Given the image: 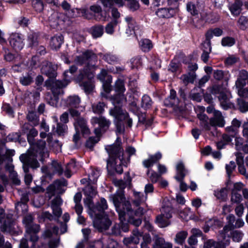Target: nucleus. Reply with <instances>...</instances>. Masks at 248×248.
Returning a JSON list of instances; mask_svg holds the SVG:
<instances>
[{"instance_id": "obj_22", "label": "nucleus", "mask_w": 248, "mask_h": 248, "mask_svg": "<svg viewBox=\"0 0 248 248\" xmlns=\"http://www.w3.org/2000/svg\"><path fill=\"white\" fill-rule=\"evenodd\" d=\"M164 104L167 106H181V105L179 104V100L176 98V92L173 90H171L170 91V96L168 98L165 100Z\"/></svg>"}, {"instance_id": "obj_46", "label": "nucleus", "mask_w": 248, "mask_h": 248, "mask_svg": "<svg viewBox=\"0 0 248 248\" xmlns=\"http://www.w3.org/2000/svg\"><path fill=\"white\" fill-rule=\"evenodd\" d=\"M214 195L218 199L224 200L227 196V190L225 188H221L219 190H217L214 192Z\"/></svg>"}, {"instance_id": "obj_59", "label": "nucleus", "mask_w": 248, "mask_h": 248, "mask_svg": "<svg viewBox=\"0 0 248 248\" xmlns=\"http://www.w3.org/2000/svg\"><path fill=\"white\" fill-rule=\"evenodd\" d=\"M105 104L103 103L99 102L96 105H93V110L95 113H101L104 110Z\"/></svg>"}, {"instance_id": "obj_38", "label": "nucleus", "mask_w": 248, "mask_h": 248, "mask_svg": "<svg viewBox=\"0 0 248 248\" xmlns=\"http://www.w3.org/2000/svg\"><path fill=\"white\" fill-rule=\"evenodd\" d=\"M195 78L196 74L194 72L183 75L181 77V80L185 84H187L189 83H193Z\"/></svg>"}, {"instance_id": "obj_5", "label": "nucleus", "mask_w": 248, "mask_h": 248, "mask_svg": "<svg viewBox=\"0 0 248 248\" xmlns=\"http://www.w3.org/2000/svg\"><path fill=\"white\" fill-rule=\"evenodd\" d=\"M38 135V131L34 128L31 129L28 135L27 139L31 147L29 151L28 155H22L19 158L23 163L24 171L27 172L28 169L26 164L31 167L35 169L39 167L37 159L42 161L44 159L48 157L49 153L46 146V142L43 140H39L37 143L33 145V138Z\"/></svg>"}, {"instance_id": "obj_47", "label": "nucleus", "mask_w": 248, "mask_h": 248, "mask_svg": "<svg viewBox=\"0 0 248 248\" xmlns=\"http://www.w3.org/2000/svg\"><path fill=\"white\" fill-rule=\"evenodd\" d=\"M181 0H168V4L171 10L176 14L179 10V2Z\"/></svg>"}, {"instance_id": "obj_49", "label": "nucleus", "mask_w": 248, "mask_h": 248, "mask_svg": "<svg viewBox=\"0 0 248 248\" xmlns=\"http://www.w3.org/2000/svg\"><path fill=\"white\" fill-rule=\"evenodd\" d=\"M51 169L54 173H58L59 175L62 173V169L61 165L56 161H52Z\"/></svg>"}, {"instance_id": "obj_45", "label": "nucleus", "mask_w": 248, "mask_h": 248, "mask_svg": "<svg viewBox=\"0 0 248 248\" xmlns=\"http://www.w3.org/2000/svg\"><path fill=\"white\" fill-rule=\"evenodd\" d=\"M90 9L95 14L97 20H104V18L102 16L101 8L99 6L93 5L91 6Z\"/></svg>"}, {"instance_id": "obj_17", "label": "nucleus", "mask_w": 248, "mask_h": 248, "mask_svg": "<svg viewBox=\"0 0 248 248\" xmlns=\"http://www.w3.org/2000/svg\"><path fill=\"white\" fill-rule=\"evenodd\" d=\"M227 219L228 220V225L224 227L223 230L220 233L224 239L227 237L230 238V237L231 233H229V232L234 228L233 223L235 221V217L233 215H230L227 217Z\"/></svg>"}, {"instance_id": "obj_31", "label": "nucleus", "mask_w": 248, "mask_h": 248, "mask_svg": "<svg viewBox=\"0 0 248 248\" xmlns=\"http://www.w3.org/2000/svg\"><path fill=\"white\" fill-rule=\"evenodd\" d=\"M242 3L240 1H237L231 4L229 9L233 16H237L242 11Z\"/></svg>"}, {"instance_id": "obj_33", "label": "nucleus", "mask_w": 248, "mask_h": 248, "mask_svg": "<svg viewBox=\"0 0 248 248\" xmlns=\"http://www.w3.org/2000/svg\"><path fill=\"white\" fill-rule=\"evenodd\" d=\"M223 31L219 28L209 30L206 33V40L205 41H210L213 36H220L222 34Z\"/></svg>"}, {"instance_id": "obj_55", "label": "nucleus", "mask_w": 248, "mask_h": 248, "mask_svg": "<svg viewBox=\"0 0 248 248\" xmlns=\"http://www.w3.org/2000/svg\"><path fill=\"white\" fill-rule=\"evenodd\" d=\"M238 105L240 110L242 112L248 111V102L245 101L242 99H238Z\"/></svg>"}, {"instance_id": "obj_48", "label": "nucleus", "mask_w": 248, "mask_h": 248, "mask_svg": "<svg viewBox=\"0 0 248 248\" xmlns=\"http://www.w3.org/2000/svg\"><path fill=\"white\" fill-rule=\"evenodd\" d=\"M118 21L116 20H113L111 22L108 23L106 27L105 31L108 34H112L114 32V29L116 26Z\"/></svg>"}, {"instance_id": "obj_4", "label": "nucleus", "mask_w": 248, "mask_h": 248, "mask_svg": "<svg viewBox=\"0 0 248 248\" xmlns=\"http://www.w3.org/2000/svg\"><path fill=\"white\" fill-rule=\"evenodd\" d=\"M125 90L123 80L118 79L115 85V91L117 95L111 98L114 108L109 110V113L114 118V122L116 127L117 132L119 133H122L124 131V124H127L129 127L132 125V120L129 117L127 113L120 108V106L126 101V98L123 94Z\"/></svg>"}, {"instance_id": "obj_23", "label": "nucleus", "mask_w": 248, "mask_h": 248, "mask_svg": "<svg viewBox=\"0 0 248 248\" xmlns=\"http://www.w3.org/2000/svg\"><path fill=\"white\" fill-rule=\"evenodd\" d=\"M62 102L68 107L77 108L80 103V99L78 96L71 95L66 100H63Z\"/></svg>"}, {"instance_id": "obj_36", "label": "nucleus", "mask_w": 248, "mask_h": 248, "mask_svg": "<svg viewBox=\"0 0 248 248\" xmlns=\"http://www.w3.org/2000/svg\"><path fill=\"white\" fill-rule=\"evenodd\" d=\"M141 49L144 52L149 51L153 47L151 41L148 39H142L139 42Z\"/></svg>"}, {"instance_id": "obj_3", "label": "nucleus", "mask_w": 248, "mask_h": 248, "mask_svg": "<svg viewBox=\"0 0 248 248\" xmlns=\"http://www.w3.org/2000/svg\"><path fill=\"white\" fill-rule=\"evenodd\" d=\"M115 184L120 187V190L116 194L112 195L110 198L119 215L120 228L122 231L126 232L128 231V222L139 226L141 223V219H133V212L130 209L129 202L125 201L124 196L123 189L124 187V184L123 181L119 180L116 182Z\"/></svg>"}, {"instance_id": "obj_21", "label": "nucleus", "mask_w": 248, "mask_h": 248, "mask_svg": "<svg viewBox=\"0 0 248 248\" xmlns=\"http://www.w3.org/2000/svg\"><path fill=\"white\" fill-rule=\"evenodd\" d=\"M66 184L67 182L65 179L57 180L53 185L50 186L49 188L57 193H62L65 190L63 187L66 186Z\"/></svg>"}, {"instance_id": "obj_16", "label": "nucleus", "mask_w": 248, "mask_h": 248, "mask_svg": "<svg viewBox=\"0 0 248 248\" xmlns=\"http://www.w3.org/2000/svg\"><path fill=\"white\" fill-rule=\"evenodd\" d=\"M210 124L213 127H223L225 125V121L222 113L218 110L214 111V116L210 119Z\"/></svg>"}, {"instance_id": "obj_57", "label": "nucleus", "mask_w": 248, "mask_h": 248, "mask_svg": "<svg viewBox=\"0 0 248 248\" xmlns=\"http://www.w3.org/2000/svg\"><path fill=\"white\" fill-rule=\"evenodd\" d=\"M32 4L36 11L40 12L43 10L44 5L41 0H33Z\"/></svg>"}, {"instance_id": "obj_10", "label": "nucleus", "mask_w": 248, "mask_h": 248, "mask_svg": "<svg viewBox=\"0 0 248 248\" xmlns=\"http://www.w3.org/2000/svg\"><path fill=\"white\" fill-rule=\"evenodd\" d=\"M235 87L241 97L248 98V72L245 70L239 72Z\"/></svg>"}, {"instance_id": "obj_58", "label": "nucleus", "mask_w": 248, "mask_h": 248, "mask_svg": "<svg viewBox=\"0 0 248 248\" xmlns=\"http://www.w3.org/2000/svg\"><path fill=\"white\" fill-rule=\"evenodd\" d=\"M104 60L108 63L113 64L118 61V57L111 54H108L104 56Z\"/></svg>"}, {"instance_id": "obj_26", "label": "nucleus", "mask_w": 248, "mask_h": 248, "mask_svg": "<svg viewBox=\"0 0 248 248\" xmlns=\"http://www.w3.org/2000/svg\"><path fill=\"white\" fill-rule=\"evenodd\" d=\"M142 237V234L136 229L133 230L132 235L130 237L124 239V243L126 244L130 243L138 244Z\"/></svg>"}, {"instance_id": "obj_53", "label": "nucleus", "mask_w": 248, "mask_h": 248, "mask_svg": "<svg viewBox=\"0 0 248 248\" xmlns=\"http://www.w3.org/2000/svg\"><path fill=\"white\" fill-rule=\"evenodd\" d=\"M28 120L32 123L34 126L38 124L39 119L34 112H29L27 115Z\"/></svg>"}, {"instance_id": "obj_52", "label": "nucleus", "mask_w": 248, "mask_h": 248, "mask_svg": "<svg viewBox=\"0 0 248 248\" xmlns=\"http://www.w3.org/2000/svg\"><path fill=\"white\" fill-rule=\"evenodd\" d=\"M234 44V39L231 37H224L221 41V44L224 46H232Z\"/></svg>"}, {"instance_id": "obj_25", "label": "nucleus", "mask_w": 248, "mask_h": 248, "mask_svg": "<svg viewBox=\"0 0 248 248\" xmlns=\"http://www.w3.org/2000/svg\"><path fill=\"white\" fill-rule=\"evenodd\" d=\"M198 118L200 120V125L205 130H210V120L208 117L203 113L198 114Z\"/></svg>"}, {"instance_id": "obj_51", "label": "nucleus", "mask_w": 248, "mask_h": 248, "mask_svg": "<svg viewBox=\"0 0 248 248\" xmlns=\"http://www.w3.org/2000/svg\"><path fill=\"white\" fill-rule=\"evenodd\" d=\"M2 110L9 116L11 117L14 116V111L9 104L4 103L2 106Z\"/></svg>"}, {"instance_id": "obj_34", "label": "nucleus", "mask_w": 248, "mask_h": 248, "mask_svg": "<svg viewBox=\"0 0 248 248\" xmlns=\"http://www.w3.org/2000/svg\"><path fill=\"white\" fill-rule=\"evenodd\" d=\"M187 235L188 232L187 231H180L176 234L174 241L178 244L183 245L185 243Z\"/></svg>"}, {"instance_id": "obj_32", "label": "nucleus", "mask_w": 248, "mask_h": 248, "mask_svg": "<svg viewBox=\"0 0 248 248\" xmlns=\"http://www.w3.org/2000/svg\"><path fill=\"white\" fill-rule=\"evenodd\" d=\"M241 124V123L240 121L234 118L232 122L231 125L226 127V131L229 133H232V135H235Z\"/></svg>"}, {"instance_id": "obj_6", "label": "nucleus", "mask_w": 248, "mask_h": 248, "mask_svg": "<svg viewBox=\"0 0 248 248\" xmlns=\"http://www.w3.org/2000/svg\"><path fill=\"white\" fill-rule=\"evenodd\" d=\"M76 56L75 62L77 64L82 65L86 64V69L82 72H80L78 77L80 85L82 86L85 91L90 92L92 91L94 85L92 81L93 77V71L95 68L97 58L96 54L91 50H84L80 52H78Z\"/></svg>"}, {"instance_id": "obj_8", "label": "nucleus", "mask_w": 248, "mask_h": 248, "mask_svg": "<svg viewBox=\"0 0 248 248\" xmlns=\"http://www.w3.org/2000/svg\"><path fill=\"white\" fill-rule=\"evenodd\" d=\"M91 122L93 125L97 124L98 128L94 129L96 137L90 138L86 142V146L89 148H92L99 140V136L102 132L107 130L110 124L108 120L102 117H93L92 119Z\"/></svg>"}, {"instance_id": "obj_39", "label": "nucleus", "mask_w": 248, "mask_h": 248, "mask_svg": "<svg viewBox=\"0 0 248 248\" xmlns=\"http://www.w3.org/2000/svg\"><path fill=\"white\" fill-rule=\"evenodd\" d=\"M134 195L135 200L134 203L136 206L140 205L141 203L144 202L146 201L147 197L146 195L144 196L142 193L138 192H134Z\"/></svg>"}, {"instance_id": "obj_35", "label": "nucleus", "mask_w": 248, "mask_h": 248, "mask_svg": "<svg viewBox=\"0 0 248 248\" xmlns=\"http://www.w3.org/2000/svg\"><path fill=\"white\" fill-rule=\"evenodd\" d=\"M155 248H172V245L169 242H166L164 239L162 238H158L156 239L155 244L154 245Z\"/></svg>"}, {"instance_id": "obj_63", "label": "nucleus", "mask_w": 248, "mask_h": 248, "mask_svg": "<svg viewBox=\"0 0 248 248\" xmlns=\"http://www.w3.org/2000/svg\"><path fill=\"white\" fill-rule=\"evenodd\" d=\"M20 83L24 86H27L32 82V78L29 75L23 76L20 79Z\"/></svg>"}, {"instance_id": "obj_28", "label": "nucleus", "mask_w": 248, "mask_h": 248, "mask_svg": "<svg viewBox=\"0 0 248 248\" xmlns=\"http://www.w3.org/2000/svg\"><path fill=\"white\" fill-rule=\"evenodd\" d=\"M125 20L127 23L128 29L126 30L125 33L128 36L132 35L133 33L137 36L138 32L136 29L135 27H134L135 21L134 19L130 16H126L125 18Z\"/></svg>"}, {"instance_id": "obj_56", "label": "nucleus", "mask_w": 248, "mask_h": 248, "mask_svg": "<svg viewBox=\"0 0 248 248\" xmlns=\"http://www.w3.org/2000/svg\"><path fill=\"white\" fill-rule=\"evenodd\" d=\"M129 207H130V210L133 212V213L132 215L133 219L134 220H135L136 219H138V218L140 219V217L144 214L143 209L141 207H139L135 211H134L132 209V208L131 207V205L130 203H129Z\"/></svg>"}, {"instance_id": "obj_2", "label": "nucleus", "mask_w": 248, "mask_h": 248, "mask_svg": "<svg viewBox=\"0 0 248 248\" xmlns=\"http://www.w3.org/2000/svg\"><path fill=\"white\" fill-rule=\"evenodd\" d=\"M57 66L51 62H45L43 63L41 68V72L49 77L46 81V85L50 87L53 93V98L48 101V103L52 106L58 107L59 106L58 95L62 94L63 92L62 88L66 86L72 78L73 73L77 69L75 66H71L69 70L64 73L63 81L57 80L53 78L55 76Z\"/></svg>"}, {"instance_id": "obj_44", "label": "nucleus", "mask_w": 248, "mask_h": 248, "mask_svg": "<svg viewBox=\"0 0 248 248\" xmlns=\"http://www.w3.org/2000/svg\"><path fill=\"white\" fill-rule=\"evenodd\" d=\"M104 6L110 7L114 2L119 6L124 5V2L127 0H101Z\"/></svg>"}, {"instance_id": "obj_15", "label": "nucleus", "mask_w": 248, "mask_h": 248, "mask_svg": "<svg viewBox=\"0 0 248 248\" xmlns=\"http://www.w3.org/2000/svg\"><path fill=\"white\" fill-rule=\"evenodd\" d=\"M176 174L175 176L176 180L180 183V188L183 191H186L187 188V185L182 181L186 174V170L184 168V165L181 162H179L176 165Z\"/></svg>"}, {"instance_id": "obj_61", "label": "nucleus", "mask_w": 248, "mask_h": 248, "mask_svg": "<svg viewBox=\"0 0 248 248\" xmlns=\"http://www.w3.org/2000/svg\"><path fill=\"white\" fill-rule=\"evenodd\" d=\"M147 174L153 183H156L160 177V175L152 170H148Z\"/></svg>"}, {"instance_id": "obj_43", "label": "nucleus", "mask_w": 248, "mask_h": 248, "mask_svg": "<svg viewBox=\"0 0 248 248\" xmlns=\"http://www.w3.org/2000/svg\"><path fill=\"white\" fill-rule=\"evenodd\" d=\"M238 27L242 30H245L248 28V17L241 16L237 21Z\"/></svg>"}, {"instance_id": "obj_41", "label": "nucleus", "mask_w": 248, "mask_h": 248, "mask_svg": "<svg viewBox=\"0 0 248 248\" xmlns=\"http://www.w3.org/2000/svg\"><path fill=\"white\" fill-rule=\"evenodd\" d=\"M75 167L76 162L72 160L67 164L65 170L64 171V175L67 178H70L72 175L71 172L74 171Z\"/></svg>"}, {"instance_id": "obj_64", "label": "nucleus", "mask_w": 248, "mask_h": 248, "mask_svg": "<svg viewBox=\"0 0 248 248\" xmlns=\"http://www.w3.org/2000/svg\"><path fill=\"white\" fill-rule=\"evenodd\" d=\"M232 235L233 240L235 242H238L241 240L243 236V234L240 231H235L232 232Z\"/></svg>"}, {"instance_id": "obj_37", "label": "nucleus", "mask_w": 248, "mask_h": 248, "mask_svg": "<svg viewBox=\"0 0 248 248\" xmlns=\"http://www.w3.org/2000/svg\"><path fill=\"white\" fill-rule=\"evenodd\" d=\"M207 46L208 48L207 49H203V53L202 55L201 59L204 62H207L209 59V53L211 51V42L204 41V46Z\"/></svg>"}, {"instance_id": "obj_9", "label": "nucleus", "mask_w": 248, "mask_h": 248, "mask_svg": "<svg viewBox=\"0 0 248 248\" xmlns=\"http://www.w3.org/2000/svg\"><path fill=\"white\" fill-rule=\"evenodd\" d=\"M210 93L215 95L219 94L218 98L221 107L224 109H227L233 107V104L230 101L231 94L228 89L222 87L214 85L209 90Z\"/></svg>"}, {"instance_id": "obj_54", "label": "nucleus", "mask_w": 248, "mask_h": 248, "mask_svg": "<svg viewBox=\"0 0 248 248\" xmlns=\"http://www.w3.org/2000/svg\"><path fill=\"white\" fill-rule=\"evenodd\" d=\"M104 32V28L102 26L94 27L93 29L92 34L94 37H99L102 36Z\"/></svg>"}, {"instance_id": "obj_14", "label": "nucleus", "mask_w": 248, "mask_h": 248, "mask_svg": "<svg viewBox=\"0 0 248 248\" xmlns=\"http://www.w3.org/2000/svg\"><path fill=\"white\" fill-rule=\"evenodd\" d=\"M9 41L11 47L17 51L22 49L24 45L23 36L19 33H11L9 38Z\"/></svg>"}, {"instance_id": "obj_20", "label": "nucleus", "mask_w": 248, "mask_h": 248, "mask_svg": "<svg viewBox=\"0 0 248 248\" xmlns=\"http://www.w3.org/2000/svg\"><path fill=\"white\" fill-rule=\"evenodd\" d=\"M156 16L159 18H169L175 15L173 10L170 8H162L158 9L155 12Z\"/></svg>"}, {"instance_id": "obj_11", "label": "nucleus", "mask_w": 248, "mask_h": 248, "mask_svg": "<svg viewBox=\"0 0 248 248\" xmlns=\"http://www.w3.org/2000/svg\"><path fill=\"white\" fill-rule=\"evenodd\" d=\"M32 221V216L27 215L24 218L23 222L26 229V236L27 237H30L31 241L34 242L38 239L36 233L39 231L40 227L38 225L33 224Z\"/></svg>"}, {"instance_id": "obj_24", "label": "nucleus", "mask_w": 248, "mask_h": 248, "mask_svg": "<svg viewBox=\"0 0 248 248\" xmlns=\"http://www.w3.org/2000/svg\"><path fill=\"white\" fill-rule=\"evenodd\" d=\"M198 118L200 120V125L205 130H210V120L208 117L203 113L198 114Z\"/></svg>"}, {"instance_id": "obj_50", "label": "nucleus", "mask_w": 248, "mask_h": 248, "mask_svg": "<svg viewBox=\"0 0 248 248\" xmlns=\"http://www.w3.org/2000/svg\"><path fill=\"white\" fill-rule=\"evenodd\" d=\"M152 104V101L150 97L147 95H144L142 98L141 106L144 108H149Z\"/></svg>"}, {"instance_id": "obj_27", "label": "nucleus", "mask_w": 248, "mask_h": 248, "mask_svg": "<svg viewBox=\"0 0 248 248\" xmlns=\"http://www.w3.org/2000/svg\"><path fill=\"white\" fill-rule=\"evenodd\" d=\"M161 157V154L160 153H157L154 155H150L148 159L144 160L143 165L146 168H149L160 160Z\"/></svg>"}, {"instance_id": "obj_12", "label": "nucleus", "mask_w": 248, "mask_h": 248, "mask_svg": "<svg viewBox=\"0 0 248 248\" xmlns=\"http://www.w3.org/2000/svg\"><path fill=\"white\" fill-rule=\"evenodd\" d=\"M74 126L76 133L73 136V140L77 143L80 138V132L83 136H85L89 134L90 130L86 125V121L81 118L76 120L74 123Z\"/></svg>"}, {"instance_id": "obj_42", "label": "nucleus", "mask_w": 248, "mask_h": 248, "mask_svg": "<svg viewBox=\"0 0 248 248\" xmlns=\"http://www.w3.org/2000/svg\"><path fill=\"white\" fill-rule=\"evenodd\" d=\"M180 217L186 221L191 218L192 212L189 208H185L183 210H180L179 212Z\"/></svg>"}, {"instance_id": "obj_29", "label": "nucleus", "mask_w": 248, "mask_h": 248, "mask_svg": "<svg viewBox=\"0 0 248 248\" xmlns=\"http://www.w3.org/2000/svg\"><path fill=\"white\" fill-rule=\"evenodd\" d=\"M1 222L3 223L0 227L2 231L12 233L15 232V224L13 221L8 219L7 221H4L1 220Z\"/></svg>"}, {"instance_id": "obj_30", "label": "nucleus", "mask_w": 248, "mask_h": 248, "mask_svg": "<svg viewBox=\"0 0 248 248\" xmlns=\"http://www.w3.org/2000/svg\"><path fill=\"white\" fill-rule=\"evenodd\" d=\"M63 37L62 35L52 37L50 41V46L52 49L57 50L59 48L62 43Z\"/></svg>"}, {"instance_id": "obj_40", "label": "nucleus", "mask_w": 248, "mask_h": 248, "mask_svg": "<svg viewBox=\"0 0 248 248\" xmlns=\"http://www.w3.org/2000/svg\"><path fill=\"white\" fill-rule=\"evenodd\" d=\"M186 9L188 12L193 16L198 15L200 11L199 4L195 5L191 2L187 3Z\"/></svg>"}, {"instance_id": "obj_1", "label": "nucleus", "mask_w": 248, "mask_h": 248, "mask_svg": "<svg viewBox=\"0 0 248 248\" xmlns=\"http://www.w3.org/2000/svg\"><path fill=\"white\" fill-rule=\"evenodd\" d=\"M84 192L86 196L84 203L88 208V212L93 219L94 227L99 231L107 230L111 224V221L104 214V210L108 208L106 200L101 198L100 202L94 206L92 199L96 194V187L88 185L85 187Z\"/></svg>"}, {"instance_id": "obj_18", "label": "nucleus", "mask_w": 248, "mask_h": 248, "mask_svg": "<svg viewBox=\"0 0 248 248\" xmlns=\"http://www.w3.org/2000/svg\"><path fill=\"white\" fill-rule=\"evenodd\" d=\"M62 201L60 197L57 196L54 198L52 201L51 208L53 210V214L57 217H59L62 213V211L60 208L61 205L62 204Z\"/></svg>"}, {"instance_id": "obj_13", "label": "nucleus", "mask_w": 248, "mask_h": 248, "mask_svg": "<svg viewBox=\"0 0 248 248\" xmlns=\"http://www.w3.org/2000/svg\"><path fill=\"white\" fill-rule=\"evenodd\" d=\"M171 211V208L170 207L168 206L162 208L161 214L157 216L156 219V222L160 227H165L169 225L170 221L169 219L172 217Z\"/></svg>"}, {"instance_id": "obj_60", "label": "nucleus", "mask_w": 248, "mask_h": 248, "mask_svg": "<svg viewBox=\"0 0 248 248\" xmlns=\"http://www.w3.org/2000/svg\"><path fill=\"white\" fill-rule=\"evenodd\" d=\"M235 163L234 161H231L229 164L226 165V170L229 177H230L232 171L235 168Z\"/></svg>"}, {"instance_id": "obj_7", "label": "nucleus", "mask_w": 248, "mask_h": 248, "mask_svg": "<svg viewBox=\"0 0 248 248\" xmlns=\"http://www.w3.org/2000/svg\"><path fill=\"white\" fill-rule=\"evenodd\" d=\"M120 143L121 140L119 138H117L115 143L105 147V149L109 155L107 167L108 172L112 174L114 172L122 173L123 171L122 166H126L129 162L130 156H124L123 150L120 146ZM126 151L130 156L135 154L136 150L132 147H128L126 149Z\"/></svg>"}, {"instance_id": "obj_62", "label": "nucleus", "mask_w": 248, "mask_h": 248, "mask_svg": "<svg viewBox=\"0 0 248 248\" xmlns=\"http://www.w3.org/2000/svg\"><path fill=\"white\" fill-rule=\"evenodd\" d=\"M239 61V59L238 57L233 55H231L226 58L225 63L227 65H232L238 62Z\"/></svg>"}, {"instance_id": "obj_19", "label": "nucleus", "mask_w": 248, "mask_h": 248, "mask_svg": "<svg viewBox=\"0 0 248 248\" xmlns=\"http://www.w3.org/2000/svg\"><path fill=\"white\" fill-rule=\"evenodd\" d=\"M230 244V240L227 239L225 244L221 242H216L212 239H209L205 242L202 248H226V246Z\"/></svg>"}]
</instances>
